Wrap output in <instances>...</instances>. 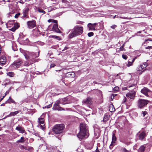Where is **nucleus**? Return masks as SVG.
Masks as SVG:
<instances>
[{
  "mask_svg": "<svg viewBox=\"0 0 152 152\" xmlns=\"http://www.w3.org/2000/svg\"><path fill=\"white\" fill-rule=\"evenodd\" d=\"M15 130L19 131V133H24L25 132L24 128L20 125H18V126L16 127Z\"/></svg>",
  "mask_w": 152,
  "mask_h": 152,
  "instance_id": "4468645a",
  "label": "nucleus"
},
{
  "mask_svg": "<svg viewBox=\"0 0 152 152\" xmlns=\"http://www.w3.org/2000/svg\"><path fill=\"white\" fill-rule=\"evenodd\" d=\"M1 68H2V67H0V69H1Z\"/></svg>",
  "mask_w": 152,
  "mask_h": 152,
  "instance_id": "774afa93",
  "label": "nucleus"
},
{
  "mask_svg": "<svg viewBox=\"0 0 152 152\" xmlns=\"http://www.w3.org/2000/svg\"><path fill=\"white\" fill-rule=\"evenodd\" d=\"M119 88L118 87H115V88H114V90H118Z\"/></svg>",
  "mask_w": 152,
  "mask_h": 152,
  "instance_id": "603ef678",
  "label": "nucleus"
},
{
  "mask_svg": "<svg viewBox=\"0 0 152 152\" xmlns=\"http://www.w3.org/2000/svg\"><path fill=\"white\" fill-rule=\"evenodd\" d=\"M134 86V85H132L131 86H129V87H132V86Z\"/></svg>",
  "mask_w": 152,
  "mask_h": 152,
  "instance_id": "e2e57ef3",
  "label": "nucleus"
},
{
  "mask_svg": "<svg viewBox=\"0 0 152 152\" xmlns=\"http://www.w3.org/2000/svg\"><path fill=\"white\" fill-rule=\"evenodd\" d=\"M116 27V26L115 25H113L111 26V28L113 29H114Z\"/></svg>",
  "mask_w": 152,
  "mask_h": 152,
  "instance_id": "79ce46f5",
  "label": "nucleus"
},
{
  "mask_svg": "<svg viewBox=\"0 0 152 152\" xmlns=\"http://www.w3.org/2000/svg\"><path fill=\"white\" fill-rule=\"evenodd\" d=\"M25 141V139L23 137H21L20 139L17 141L16 142L17 143H23Z\"/></svg>",
  "mask_w": 152,
  "mask_h": 152,
  "instance_id": "b1692460",
  "label": "nucleus"
},
{
  "mask_svg": "<svg viewBox=\"0 0 152 152\" xmlns=\"http://www.w3.org/2000/svg\"><path fill=\"white\" fill-rule=\"evenodd\" d=\"M145 49H150L152 48V46H148V47H146L145 48Z\"/></svg>",
  "mask_w": 152,
  "mask_h": 152,
  "instance_id": "c03bdc74",
  "label": "nucleus"
},
{
  "mask_svg": "<svg viewBox=\"0 0 152 152\" xmlns=\"http://www.w3.org/2000/svg\"><path fill=\"white\" fill-rule=\"evenodd\" d=\"M22 63L23 62L21 59H18L14 61L12 65V66L14 68H18L20 67Z\"/></svg>",
  "mask_w": 152,
  "mask_h": 152,
  "instance_id": "0eeeda50",
  "label": "nucleus"
},
{
  "mask_svg": "<svg viewBox=\"0 0 152 152\" xmlns=\"http://www.w3.org/2000/svg\"><path fill=\"white\" fill-rule=\"evenodd\" d=\"M19 27V26L18 25V23H16L15 24V26H14V28H11V31H14L17 28H18Z\"/></svg>",
  "mask_w": 152,
  "mask_h": 152,
  "instance_id": "5701e85b",
  "label": "nucleus"
},
{
  "mask_svg": "<svg viewBox=\"0 0 152 152\" xmlns=\"http://www.w3.org/2000/svg\"><path fill=\"white\" fill-rule=\"evenodd\" d=\"M68 74V75L72 76V77L74 76L75 75V74L73 72H69Z\"/></svg>",
  "mask_w": 152,
  "mask_h": 152,
  "instance_id": "473e14b6",
  "label": "nucleus"
},
{
  "mask_svg": "<svg viewBox=\"0 0 152 152\" xmlns=\"http://www.w3.org/2000/svg\"><path fill=\"white\" fill-rule=\"evenodd\" d=\"M11 103L16 104V102L10 97L9 99L5 102L6 103Z\"/></svg>",
  "mask_w": 152,
  "mask_h": 152,
  "instance_id": "412c9836",
  "label": "nucleus"
},
{
  "mask_svg": "<svg viewBox=\"0 0 152 152\" xmlns=\"http://www.w3.org/2000/svg\"><path fill=\"white\" fill-rule=\"evenodd\" d=\"M148 64L147 62H144L142 64H140L139 66L137 68V71H141L143 69L145 68L147 66Z\"/></svg>",
  "mask_w": 152,
  "mask_h": 152,
  "instance_id": "ddd939ff",
  "label": "nucleus"
},
{
  "mask_svg": "<svg viewBox=\"0 0 152 152\" xmlns=\"http://www.w3.org/2000/svg\"><path fill=\"white\" fill-rule=\"evenodd\" d=\"M25 56L26 59H29V57L27 55H26Z\"/></svg>",
  "mask_w": 152,
  "mask_h": 152,
  "instance_id": "de8ad7c7",
  "label": "nucleus"
},
{
  "mask_svg": "<svg viewBox=\"0 0 152 152\" xmlns=\"http://www.w3.org/2000/svg\"><path fill=\"white\" fill-rule=\"evenodd\" d=\"M124 44H123L122 46L120 48V51H123L124 50Z\"/></svg>",
  "mask_w": 152,
  "mask_h": 152,
  "instance_id": "c756f323",
  "label": "nucleus"
},
{
  "mask_svg": "<svg viewBox=\"0 0 152 152\" xmlns=\"http://www.w3.org/2000/svg\"><path fill=\"white\" fill-rule=\"evenodd\" d=\"M122 57L124 59H127V56L125 55H122Z\"/></svg>",
  "mask_w": 152,
  "mask_h": 152,
  "instance_id": "c9c22d12",
  "label": "nucleus"
},
{
  "mask_svg": "<svg viewBox=\"0 0 152 152\" xmlns=\"http://www.w3.org/2000/svg\"><path fill=\"white\" fill-rule=\"evenodd\" d=\"M141 31H139V33H141Z\"/></svg>",
  "mask_w": 152,
  "mask_h": 152,
  "instance_id": "338daca9",
  "label": "nucleus"
},
{
  "mask_svg": "<svg viewBox=\"0 0 152 152\" xmlns=\"http://www.w3.org/2000/svg\"><path fill=\"white\" fill-rule=\"evenodd\" d=\"M97 25V23H95L94 24L89 23L88 24V27L89 30L95 31L96 30V27Z\"/></svg>",
  "mask_w": 152,
  "mask_h": 152,
  "instance_id": "9b49d317",
  "label": "nucleus"
},
{
  "mask_svg": "<svg viewBox=\"0 0 152 152\" xmlns=\"http://www.w3.org/2000/svg\"><path fill=\"white\" fill-rule=\"evenodd\" d=\"M145 148L143 146H141L138 150V152H144Z\"/></svg>",
  "mask_w": 152,
  "mask_h": 152,
  "instance_id": "393cba45",
  "label": "nucleus"
},
{
  "mask_svg": "<svg viewBox=\"0 0 152 152\" xmlns=\"http://www.w3.org/2000/svg\"><path fill=\"white\" fill-rule=\"evenodd\" d=\"M20 15V13H17L15 15V17L16 18H17L19 17V16Z\"/></svg>",
  "mask_w": 152,
  "mask_h": 152,
  "instance_id": "a19ab883",
  "label": "nucleus"
},
{
  "mask_svg": "<svg viewBox=\"0 0 152 152\" xmlns=\"http://www.w3.org/2000/svg\"><path fill=\"white\" fill-rule=\"evenodd\" d=\"M141 92L145 96L148 97L149 96L148 94L151 91L147 88L144 87L141 90Z\"/></svg>",
  "mask_w": 152,
  "mask_h": 152,
  "instance_id": "9d476101",
  "label": "nucleus"
},
{
  "mask_svg": "<svg viewBox=\"0 0 152 152\" xmlns=\"http://www.w3.org/2000/svg\"><path fill=\"white\" fill-rule=\"evenodd\" d=\"M63 2H65V0H61Z\"/></svg>",
  "mask_w": 152,
  "mask_h": 152,
  "instance_id": "680f3d73",
  "label": "nucleus"
},
{
  "mask_svg": "<svg viewBox=\"0 0 152 152\" xmlns=\"http://www.w3.org/2000/svg\"><path fill=\"white\" fill-rule=\"evenodd\" d=\"M96 83V82H95V81L94 82V83Z\"/></svg>",
  "mask_w": 152,
  "mask_h": 152,
  "instance_id": "0e129e2a",
  "label": "nucleus"
},
{
  "mask_svg": "<svg viewBox=\"0 0 152 152\" xmlns=\"http://www.w3.org/2000/svg\"><path fill=\"white\" fill-rule=\"evenodd\" d=\"M6 61V58L4 56H2L0 57V65L5 64Z\"/></svg>",
  "mask_w": 152,
  "mask_h": 152,
  "instance_id": "2eb2a0df",
  "label": "nucleus"
},
{
  "mask_svg": "<svg viewBox=\"0 0 152 152\" xmlns=\"http://www.w3.org/2000/svg\"><path fill=\"white\" fill-rule=\"evenodd\" d=\"M9 93V92L8 91H7L5 93V95L4 96H5L7 94H8Z\"/></svg>",
  "mask_w": 152,
  "mask_h": 152,
  "instance_id": "3c124183",
  "label": "nucleus"
},
{
  "mask_svg": "<svg viewBox=\"0 0 152 152\" xmlns=\"http://www.w3.org/2000/svg\"><path fill=\"white\" fill-rule=\"evenodd\" d=\"M127 101L126 100V98L125 97H124V99L123 100L122 103H124L126 102H127Z\"/></svg>",
  "mask_w": 152,
  "mask_h": 152,
  "instance_id": "58836bf2",
  "label": "nucleus"
},
{
  "mask_svg": "<svg viewBox=\"0 0 152 152\" xmlns=\"http://www.w3.org/2000/svg\"><path fill=\"white\" fill-rule=\"evenodd\" d=\"M29 10L28 8H27L23 10V17L26 18L28 15V12Z\"/></svg>",
  "mask_w": 152,
  "mask_h": 152,
  "instance_id": "aec40b11",
  "label": "nucleus"
},
{
  "mask_svg": "<svg viewBox=\"0 0 152 152\" xmlns=\"http://www.w3.org/2000/svg\"><path fill=\"white\" fill-rule=\"evenodd\" d=\"M115 108L114 107V106L113 104H110V105L109 107V111L111 112H114L115 110Z\"/></svg>",
  "mask_w": 152,
  "mask_h": 152,
  "instance_id": "4be33fe9",
  "label": "nucleus"
},
{
  "mask_svg": "<svg viewBox=\"0 0 152 152\" xmlns=\"http://www.w3.org/2000/svg\"><path fill=\"white\" fill-rule=\"evenodd\" d=\"M32 54V58H34L37 57V56H34V53H33Z\"/></svg>",
  "mask_w": 152,
  "mask_h": 152,
  "instance_id": "a18cd8bd",
  "label": "nucleus"
},
{
  "mask_svg": "<svg viewBox=\"0 0 152 152\" xmlns=\"http://www.w3.org/2000/svg\"><path fill=\"white\" fill-rule=\"evenodd\" d=\"M108 120V117L107 116L104 117L103 119V121L104 122H106Z\"/></svg>",
  "mask_w": 152,
  "mask_h": 152,
  "instance_id": "c85d7f7f",
  "label": "nucleus"
},
{
  "mask_svg": "<svg viewBox=\"0 0 152 152\" xmlns=\"http://www.w3.org/2000/svg\"><path fill=\"white\" fill-rule=\"evenodd\" d=\"M148 40L152 41V39H147V40H145V42H146Z\"/></svg>",
  "mask_w": 152,
  "mask_h": 152,
  "instance_id": "09e8293b",
  "label": "nucleus"
},
{
  "mask_svg": "<svg viewBox=\"0 0 152 152\" xmlns=\"http://www.w3.org/2000/svg\"><path fill=\"white\" fill-rule=\"evenodd\" d=\"M48 21L49 23L53 22L54 23L52 31L58 33H61L60 31L58 28V26L57 24V20L53 19H49L48 20Z\"/></svg>",
  "mask_w": 152,
  "mask_h": 152,
  "instance_id": "39448f33",
  "label": "nucleus"
},
{
  "mask_svg": "<svg viewBox=\"0 0 152 152\" xmlns=\"http://www.w3.org/2000/svg\"><path fill=\"white\" fill-rule=\"evenodd\" d=\"M123 151L124 152H128V151L125 148L123 149Z\"/></svg>",
  "mask_w": 152,
  "mask_h": 152,
  "instance_id": "49530a36",
  "label": "nucleus"
},
{
  "mask_svg": "<svg viewBox=\"0 0 152 152\" xmlns=\"http://www.w3.org/2000/svg\"><path fill=\"white\" fill-rule=\"evenodd\" d=\"M68 48L67 47H65L64 49L62 50V51H64L65 50H67Z\"/></svg>",
  "mask_w": 152,
  "mask_h": 152,
  "instance_id": "8fccbe9b",
  "label": "nucleus"
},
{
  "mask_svg": "<svg viewBox=\"0 0 152 152\" xmlns=\"http://www.w3.org/2000/svg\"><path fill=\"white\" fill-rule=\"evenodd\" d=\"M38 11L40 13H42L44 14H45V12L43 10L40 9H38Z\"/></svg>",
  "mask_w": 152,
  "mask_h": 152,
  "instance_id": "bb28decb",
  "label": "nucleus"
},
{
  "mask_svg": "<svg viewBox=\"0 0 152 152\" xmlns=\"http://www.w3.org/2000/svg\"><path fill=\"white\" fill-rule=\"evenodd\" d=\"M52 106V104H50L48 105H47L45 106V108H49L51 107Z\"/></svg>",
  "mask_w": 152,
  "mask_h": 152,
  "instance_id": "ea45409f",
  "label": "nucleus"
},
{
  "mask_svg": "<svg viewBox=\"0 0 152 152\" xmlns=\"http://www.w3.org/2000/svg\"><path fill=\"white\" fill-rule=\"evenodd\" d=\"M147 112L146 111L142 112V114L143 116H145L146 114H147Z\"/></svg>",
  "mask_w": 152,
  "mask_h": 152,
  "instance_id": "f704fd0d",
  "label": "nucleus"
},
{
  "mask_svg": "<svg viewBox=\"0 0 152 152\" xmlns=\"http://www.w3.org/2000/svg\"><path fill=\"white\" fill-rule=\"evenodd\" d=\"M135 91H132L127 93L126 94V96L127 98H129L130 99H133L135 97Z\"/></svg>",
  "mask_w": 152,
  "mask_h": 152,
  "instance_id": "1a4fd4ad",
  "label": "nucleus"
},
{
  "mask_svg": "<svg viewBox=\"0 0 152 152\" xmlns=\"http://www.w3.org/2000/svg\"><path fill=\"white\" fill-rule=\"evenodd\" d=\"M19 111H16L14 112H11L10 114L8 115L6 117H10L12 116H15L18 114L20 112Z\"/></svg>",
  "mask_w": 152,
  "mask_h": 152,
  "instance_id": "a211bd4d",
  "label": "nucleus"
},
{
  "mask_svg": "<svg viewBox=\"0 0 152 152\" xmlns=\"http://www.w3.org/2000/svg\"><path fill=\"white\" fill-rule=\"evenodd\" d=\"M25 66H28L29 64H28L27 63H26L24 64Z\"/></svg>",
  "mask_w": 152,
  "mask_h": 152,
  "instance_id": "6e6d98bb",
  "label": "nucleus"
},
{
  "mask_svg": "<svg viewBox=\"0 0 152 152\" xmlns=\"http://www.w3.org/2000/svg\"><path fill=\"white\" fill-rule=\"evenodd\" d=\"M94 35V33L92 32L88 33V35L89 37L92 36Z\"/></svg>",
  "mask_w": 152,
  "mask_h": 152,
  "instance_id": "7c9ffc66",
  "label": "nucleus"
},
{
  "mask_svg": "<svg viewBox=\"0 0 152 152\" xmlns=\"http://www.w3.org/2000/svg\"><path fill=\"white\" fill-rule=\"evenodd\" d=\"M55 66V64H52L50 65V67H53Z\"/></svg>",
  "mask_w": 152,
  "mask_h": 152,
  "instance_id": "37998d69",
  "label": "nucleus"
},
{
  "mask_svg": "<svg viewBox=\"0 0 152 152\" xmlns=\"http://www.w3.org/2000/svg\"><path fill=\"white\" fill-rule=\"evenodd\" d=\"M116 17V15H115L113 17V18H115Z\"/></svg>",
  "mask_w": 152,
  "mask_h": 152,
  "instance_id": "052dcab7",
  "label": "nucleus"
},
{
  "mask_svg": "<svg viewBox=\"0 0 152 152\" xmlns=\"http://www.w3.org/2000/svg\"><path fill=\"white\" fill-rule=\"evenodd\" d=\"M83 28L81 26L77 25L72 30L69 35V38L71 39L81 34L83 32Z\"/></svg>",
  "mask_w": 152,
  "mask_h": 152,
  "instance_id": "7ed1b4c3",
  "label": "nucleus"
},
{
  "mask_svg": "<svg viewBox=\"0 0 152 152\" xmlns=\"http://www.w3.org/2000/svg\"><path fill=\"white\" fill-rule=\"evenodd\" d=\"M38 121L39 123L40 124V126L42 129H44V119L42 118H39L38 119Z\"/></svg>",
  "mask_w": 152,
  "mask_h": 152,
  "instance_id": "dca6fc26",
  "label": "nucleus"
},
{
  "mask_svg": "<svg viewBox=\"0 0 152 152\" xmlns=\"http://www.w3.org/2000/svg\"><path fill=\"white\" fill-rule=\"evenodd\" d=\"M69 102H68V99L66 97L60 99L59 100H57L56 101L53 105V109L54 110H68L69 109V108H66L65 109H64V108L61 107L59 104H61L64 105L69 104Z\"/></svg>",
  "mask_w": 152,
  "mask_h": 152,
  "instance_id": "f03ea898",
  "label": "nucleus"
},
{
  "mask_svg": "<svg viewBox=\"0 0 152 152\" xmlns=\"http://www.w3.org/2000/svg\"><path fill=\"white\" fill-rule=\"evenodd\" d=\"M132 65V62L130 61H128V64H127V66L128 67H129Z\"/></svg>",
  "mask_w": 152,
  "mask_h": 152,
  "instance_id": "2f4dec72",
  "label": "nucleus"
},
{
  "mask_svg": "<svg viewBox=\"0 0 152 152\" xmlns=\"http://www.w3.org/2000/svg\"><path fill=\"white\" fill-rule=\"evenodd\" d=\"M96 152H99V149L97 147V148L96 150Z\"/></svg>",
  "mask_w": 152,
  "mask_h": 152,
  "instance_id": "5fc2aeb1",
  "label": "nucleus"
},
{
  "mask_svg": "<svg viewBox=\"0 0 152 152\" xmlns=\"http://www.w3.org/2000/svg\"><path fill=\"white\" fill-rule=\"evenodd\" d=\"M126 89V88H123V90H125Z\"/></svg>",
  "mask_w": 152,
  "mask_h": 152,
  "instance_id": "bf43d9fd",
  "label": "nucleus"
},
{
  "mask_svg": "<svg viewBox=\"0 0 152 152\" xmlns=\"http://www.w3.org/2000/svg\"><path fill=\"white\" fill-rule=\"evenodd\" d=\"M116 137L115 136L114 133H113L112 134V141L110 145V148L111 149L113 148V146L114 145L115 143V141L116 140Z\"/></svg>",
  "mask_w": 152,
  "mask_h": 152,
  "instance_id": "f8f14e48",
  "label": "nucleus"
},
{
  "mask_svg": "<svg viewBox=\"0 0 152 152\" xmlns=\"http://www.w3.org/2000/svg\"><path fill=\"white\" fill-rule=\"evenodd\" d=\"M92 100L90 98L88 97L86 99L84 100L83 102L86 104H90L91 103Z\"/></svg>",
  "mask_w": 152,
  "mask_h": 152,
  "instance_id": "f3484780",
  "label": "nucleus"
},
{
  "mask_svg": "<svg viewBox=\"0 0 152 152\" xmlns=\"http://www.w3.org/2000/svg\"><path fill=\"white\" fill-rule=\"evenodd\" d=\"M27 24L28 28L30 29L34 28L36 26V22L35 20L28 21L27 22Z\"/></svg>",
  "mask_w": 152,
  "mask_h": 152,
  "instance_id": "6e6552de",
  "label": "nucleus"
},
{
  "mask_svg": "<svg viewBox=\"0 0 152 152\" xmlns=\"http://www.w3.org/2000/svg\"><path fill=\"white\" fill-rule=\"evenodd\" d=\"M149 102L147 100L139 99L138 101L137 105L139 108H141L146 105Z\"/></svg>",
  "mask_w": 152,
  "mask_h": 152,
  "instance_id": "423d86ee",
  "label": "nucleus"
},
{
  "mask_svg": "<svg viewBox=\"0 0 152 152\" xmlns=\"http://www.w3.org/2000/svg\"><path fill=\"white\" fill-rule=\"evenodd\" d=\"M88 126L84 123L81 124L80 125V131L77 134V137L80 139L86 138L89 136Z\"/></svg>",
  "mask_w": 152,
  "mask_h": 152,
  "instance_id": "f257e3e1",
  "label": "nucleus"
},
{
  "mask_svg": "<svg viewBox=\"0 0 152 152\" xmlns=\"http://www.w3.org/2000/svg\"><path fill=\"white\" fill-rule=\"evenodd\" d=\"M5 104H6V103H5H5H3V104H2L1 105V106H4L5 105Z\"/></svg>",
  "mask_w": 152,
  "mask_h": 152,
  "instance_id": "13d9d810",
  "label": "nucleus"
},
{
  "mask_svg": "<svg viewBox=\"0 0 152 152\" xmlns=\"http://www.w3.org/2000/svg\"><path fill=\"white\" fill-rule=\"evenodd\" d=\"M116 94H113L110 97V98H111V100H112L113 99L115 96H116Z\"/></svg>",
  "mask_w": 152,
  "mask_h": 152,
  "instance_id": "e433bc0d",
  "label": "nucleus"
},
{
  "mask_svg": "<svg viewBox=\"0 0 152 152\" xmlns=\"http://www.w3.org/2000/svg\"><path fill=\"white\" fill-rule=\"evenodd\" d=\"M52 37L53 38H55V39H57L58 40L60 39V38L58 36H56L53 35V36H52Z\"/></svg>",
  "mask_w": 152,
  "mask_h": 152,
  "instance_id": "cd10ccee",
  "label": "nucleus"
},
{
  "mask_svg": "<svg viewBox=\"0 0 152 152\" xmlns=\"http://www.w3.org/2000/svg\"><path fill=\"white\" fill-rule=\"evenodd\" d=\"M146 136V134L144 132H143L141 133L139 135V139L142 140Z\"/></svg>",
  "mask_w": 152,
  "mask_h": 152,
  "instance_id": "6ab92c4d",
  "label": "nucleus"
},
{
  "mask_svg": "<svg viewBox=\"0 0 152 152\" xmlns=\"http://www.w3.org/2000/svg\"><path fill=\"white\" fill-rule=\"evenodd\" d=\"M64 128V124H56L54 126L53 131L56 134H59L63 132Z\"/></svg>",
  "mask_w": 152,
  "mask_h": 152,
  "instance_id": "20e7f679",
  "label": "nucleus"
},
{
  "mask_svg": "<svg viewBox=\"0 0 152 152\" xmlns=\"http://www.w3.org/2000/svg\"><path fill=\"white\" fill-rule=\"evenodd\" d=\"M118 17H120L121 18H123V19H129V18H128L127 17H121L120 16V15H118Z\"/></svg>",
  "mask_w": 152,
  "mask_h": 152,
  "instance_id": "72a5a7b5",
  "label": "nucleus"
},
{
  "mask_svg": "<svg viewBox=\"0 0 152 152\" xmlns=\"http://www.w3.org/2000/svg\"><path fill=\"white\" fill-rule=\"evenodd\" d=\"M31 140L33 141L34 140V139L33 138H31Z\"/></svg>",
  "mask_w": 152,
  "mask_h": 152,
  "instance_id": "69168bd1",
  "label": "nucleus"
},
{
  "mask_svg": "<svg viewBox=\"0 0 152 152\" xmlns=\"http://www.w3.org/2000/svg\"><path fill=\"white\" fill-rule=\"evenodd\" d=\"M135 58H134L132 61L131 62H132V63H133L134 62V61L135 60Z\"/></svg>",
  "mask_w": 152,
  "mask_h": 152,
  "instance_id": "4d7b16f0",
  "label": "nucleus"
},
{
  "mask_svg": "<svg viewBox=\"0 0 152 152\" xmlns=\"http://www.w3.org/2000/svg\"><path fill=\"white\" fill-rule=\"evenodd\" d=\"M5 97V96H3L2 98H1L0 99V102H1L4 98V97Z\"/></svg>",
  "mask_w": 152,
  "mask_h": 152,
  "instance_id": "864d4df0",
  "label": "nucleus"
},
{
  "mask_svg": "<svg viewBox=\"0 0 152 152\" xmlns=\"http://www.w3.org/2000/svg\"><path fill=\"white\" fill-rule=\"evenodd\" d=\"M7 75L10 77H12L14 76L15 74L13 72H9L7 73Z\"/></svg>",
  "mask_w": 152,
  "mask_h": 152,
  "instance_id": "a878e982",
  "label": "nucleus"
},
{
  "mask_svg": "<svg viewBox=\"0 0 152 152\" xmlns=\"http://www.w3.org/2000/svg\"><path fill=\"white\" fill-rule=\"evenodd\" d=\"M33 134V135H34L36 136H38L40 137L39 134L37 133H34Z\"/></svg>",
  "mask_w": 152,
  "mask_h": 152,
  "instance_id": "4c0bfd02",
  "label": "nucleus"
}]
</instances>
